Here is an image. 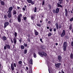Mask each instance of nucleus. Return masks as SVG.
Returning a JSON list of instances; mask_svg holds the SVG:
<instances>
[{"mask_svg": "<svg viewBox=\"0 0 73 73\" xmlns=\"http://www.w3.org/2000/svg\"><path fill=\"white\" fill-rule=\"evenodd\" d=\"M38 54L41 57H43V56H44V57H46L47 56V54L46 53L42 51L40 53L39 52Z\"/></svg>", "mask_w": 73, "mask_h": 73, "instance_id": "obj_1", "label": "nucleus"}, {"mask_svg": "<svg viewBox=\"0 0 73 73\" xmlns=\"http://www.w3.org/2000/svg\"><path fill=\"white\" fill-rule=\"evenodd\" d=\"M65 35V31L64 30H63V32L61 34V37H63Z\"/></svg>", "mask_w": 73, "mask_h": 73, "instance_id": "obj_9", "label": "nucleus"}, {"mask_svg": "<svg viewBox=\"0 0 73 73\" xmlns=\"http://www.w3.org/2000/svg\"><path fill=\"white\" fill-rule=\"evenodd\" d=\"M20 8V7L19 6H17V9H19Z\"/></svg>", "mask_w": 73, "mask_h": 73, "instance_id": "obj_55", "label": "nucleus"}, {"mask_svg": "<svg viewBox=\"0 0 73 73\" xmlns=\"http://www.w3.org/2000/svg\"><path fill=\"white\" fill-rule=\"evenodd\" d=\"M19 41L20 42V43L21 42V39H19Z\"/></svg>", "mask_w": 73, "mask_h": 73, "instance_id": "obj_56", "label": "nucleus"}, {"mask_svg": "<svg viewBox=\"0 0 73 73\" xmlns=\"http://www.w3.org/2000/svg\"><path fill=\"white\" fill-rule=\"evenodd\" d=\"M33 56H34V58H36V57H37V55H36V54L35 53H33Z\"/></svg>", "mask_w": 73, "mask_h": 73, "instance_id": "obj_31", "label": "nucleus"}, {"mask_svg": "<svg viewBox=\"0 0 73 73\" xmlns=\"http://www.w3.org/2000/svg\"><path fill=\"white\" fill-rule=\"evenodd\" d=\"M48 24H50V23H51V22H50V21H48Z\"/></svg>", "mask_w": 73, "mask_h": 73, "instance_id": "obj_60", "label": "nucleus"}, {"mask_svg": "<svg viewBox=\"0 0 73 73\" xmlns=\"http://www.w3.org/2000/svg\"><path fill=\"white\" fill-rule=\"evenodd\" d=\"M9 23L8 22H6L4 23V28H7V27L9 25Z\"/></svg>", "mask_w": 73, "mask_h": 73, "instance_id": "obj_8", "label": "nucleus"}, {"mask_svg": "<svg viewBox=\"0 0 73 73\" xmlns=\"http://www.w3.org/2000/svg\"><path fill=\"white\" fill-rule=\"evenodd\" d=\"M26 8H27V6L26 5H25L24 7H23L22 8L23 11H26Z\"/></svg>", "mask_w": 73, "mask_h": 73, "instance_id": "obj_15", "label": "nucleus"}, {"mask_svg": "<svg viewBox=\"0 0 73 73\" xmlns=\"http://www.w3.org/2000/svg\"><path fill=\"white\" fill-rule=\"evenodd\" d=\"M71 46L73 47V41H72L71 43Z\"/></svg>", "mask_w": 73, "mask_h": 73, "instance_id": "obj_48", "label": "nucleus"}, {"mask_svg": "<svg viewBox=\"0 0 73 73\" xmlns=\"http://www.w3.org/2000/svg\"><path fill=\"white\" fill-rule=\"evenodd\" d=\"M21 48L22 49H24V46L23 45H22L21 46Z\"/></svg>", "mask_w": 73, "mask_h": 73, "instance_id": "obj_36", "label": "nucleus"}, {"mask_svg": "<svg viewBox=\"0 0 73 73\" xmlns=\"http://www.w3.org/2000/svg\"><path fill=\"white\" fill-rule=\"evenodd\" d=\"M55 45H56L57 46V45H58V43H55Z\"/></svg>", "mask_w": 73, "mask_h": 73, "instance_id": "obj_61", "label": "nucleus"}, {"mask_svg": "<svg viewBox=\"0 0 73 73\" xmlns=\"http://www.w3.org/2000/svg\"><path fill=\"white\" fill-rule=\"evenodd\" d=\"M59 1H60V2H62L63 0H58Z\"/></svg>", "mask_w": 73, "mask_h": 73, "instance_id": "obj_57", "label": "nucleus"}, {"mask_svg": "<svg viewBox=\"0 0 73 73\" xmlns=\"http://www.w3.org/2000/svg\"><path fill=\"white\" fill-rule=\"evenodd\" d=\"M0 3L1 5H3V6H4L5 4V1H0Z\"/></svg>", "mask_w": 73, "mask_h": 73, "instance_id": "obj_12", "label": "nucleus"}, {"mask_svg": "<svg viewBox=\"0 0 73 73\" xmlns=\"http://www.w3.org/2000/svg\"><path fill=\"white\" fill-rule=\"evenodd\" d=\"M65 15L66 17H67L68 16V10L66 9H65Z\"/></svg>", "mask_w": 73, "mask_h": 73, "instance_id": "obj_13", "label": "nucleus"}, {"mask_svg": "<svg viewBox=\"0 0 73 73\" xmlns=\"http://www.w3.org/2000/svg\"><path fill=\"white\" fill-rule=\"evenodd\" d=\"M57 5L58 7H60V8H62V5L59 4L58 3H57Z\"/></svg>", "mask_w": 73, "mask_h": 73, "instance_id": "obj_21", "label": "nucleus"}, {"mask_svg": "<svg viewBox=\"0 0 73 73\" xmlns=\"http://www.w3.org/2000/svg\"><path fill=\"white\" fill-rule=\"evenodd\" d=\"M27 18L26 17H23V20H27Z\"/></svg>", "mask_w": 73, "mask_h": 73, "instance_id": "obj_43", "label": "nucleus"}, {"mask_svg": "<svg viewBox=\"0 0 73 73\" xmlns=\"http://www.w3.org/2000/svg\"><path fill=\"white\" fill-rule=\"evenodd\" d=\"M31 3L32 5H34V4H35V1H32V2Z\"/></svg>", "mask_w": 73, "mask_h": 73, "instance_id": "obj_42", "label": "nucleus"}, {"mask_svg": "<svg viewBox=\"0 0 73 73\" xmlns=\"http://www.w3.org/2000/svg\"><path fill=\"white\" fill-rule=\"evenodd\" d=\"M52 12L53 13H55V10H53L52 11Z\"/></svg>", "mask_w": 73, "mask_h": 73, "instance_id": "obj_58", "label": "nucleus"}, {"mask_svg": "<svg viewBox=\"0 0 73 73\" xmlns=\"http://www.w3.org/2000/svg\"><path fill=\"white\" fill-rule=\"evenodd\" d=\"M19 64H21L23 63V62L21 61H20L18 62Z\"/></svg>", "mask_w": 73, "mask_h": 73, "instance_id": "obj_33", "label": "nucleus"}, {"mask_svg": "<svg viewBox=\"0 0 73 73\" xmlns=\"http://www.w3.org/2000/svg\"><path fill=\"white\" fill-rule=\"evenodd\" d=\"M2 39L3 41H5L7 40V37L5 36H3Z\"/></svg>", "mask_w": 73, "mask_h": 73, "instance_id": "obj_16", "label": "nucleus"}, {"mask_svg": "<svg viewBox=\"0 0 73 73\" xmlns=\"http://www.w3.org/2000/svg\"><path fill=\"white\" fill-rule=\"evenodd\" d=\"M11 41L12 43H13V40H12V38H11Z\"/></svg>", "mask_w": 73, "mask_h": 73, "instance_id": "obj_54", "label": "nucleus"}, {"mask_svg": "<svg viewBox=\"0 0 73 73\" xmlns=\"http://www.w3.org/2000/svg\"><path fill=\"white\" fill-rule=\"evenodd\" d=\"M22 17V14H20L17 17V20L18 22L19 23H21V17Z\"/></svg>", "mask_w": 73, "mask_h": 73, "instance_id": "obj_6", "label": "nucleus"}, {"mask_svg": "<svg viewBox=\"0 0 73 73\" xmlns=\"http://www.w3.org/2000/svg\"><path fill=\"white\" fill-rule=\"evenodd\" d=\"M13 41L14 42V44L15 45L16 44V42H17V40L16 38H15L13 39Z\"/></svg>", "mask_w": 73, "mask_h": 73, "instance_id": "obj_19", "label": "nucleus"}, {"mask_svg": "<svg viewBox=\"0 0 73 73\" xmlns=\"http://www.w3.org/2000/svg\"><path fill=\"white\" fill-rule=\"evenodd\" d=\"M59 8H57L55 10L56 13H58L59 12Z\"/></svg>", "mask_w": 73, "mask_h": 73, "instance_id": "obj_18", "label": "nucleus"}, {"mask_svg": "<svg viewBox=\"0 0 73 73\" xmlns=\"http://www.w3.org/2000/svg\"><path fill=\"white\" fill-rule=\"evenodd\" d=\"M4 18L5 19H7V15H5L4 16Z\"/></svg>", "mask_w": 73, "mask_h": 73, "instance_id": "obj_49", "label": "nucleus"}, {"mask_svg": "<svg viewBox=\"0 0 73 73\" xmlns=\"http://www.w3.org/2000/svg\"><path fill=\"white\" fill-rule=\"evenodd\" d=\"M52 34L51 33H49L48 34V37H49V36H52Z\"/></svg>", "mask_w": 73, "mask_h": 73, "instance_id": "obj_34", "label": "nucleus"}, {"mask_svg": "<svg viewBox=\"0 0 73 73\" xmlns=\"http://www.w3.org/2000/svg\"><path fill=\"white\" fill-rule=\"evenodd\" d=\"M30 36H31V35L29 34H28V35H27V37H30Z\"/></svg>", "mask_w": 73, "mask_h": 73, "instance_id": "obj_59", "label": "nucleus"}, {"mask_svg": "<svg viewBox=\"0 0 73 73\" xmlns=\"http://www.w3.org/2000/svg\"><path fill=\"white\" fill-rule=\"evenodd\" d=\"M40 41L41 42H43V41L42 40V38H41L40 39Z\"/></svg>", "mask_w": 73, "mask_h": 73, "instance_id": "obj_52", "label": "nucleus"}, {"mask_svg": "<svg viewBox=\"0 0 73 73\" xmlns=\"http://www.w3.org/2000/svg\"><path fill=\"white\" fill-rule=\"evenodd\" d=\"M31 19L32 20H35V17H34V16L33 15H32L31 16Z\"/></svg>", "mask_w": 73, "mask_h": 73, "instance_id": "obj_24", "label": "nucleus"}, {"mask_svg": "<svg viewBox=\"0 0 73 73\" xmlns=\"http://www.w3.org/2000/svg\"><path fill=\"white\" fill-rule=\"evenodd\" d=\"M70 21H73V17L70 19Z\"/></svg>", "mask_w": 73, "mask_h": 73, "instance_id": "obj_41", "label": "nucleus"}, {"mask_svg": "<svg viewBox=\"0 0 73 73\" xmlns=\"http://www.w3.org/2000/svg\"><path fill=\"white\" fill-rule=\"evenodd\" d=\"M13 15H16V14H17V11L16 10H14L13 12Z\"/></svg>", "mask_w": 73, "mask_h": 73, "instance_id": "obj_14", "label": "nucleus"}, {"mask_svg": "<svg viewBox=\"0 0 73 73\" xmlns=\"http://www.w3.org/2000/svg\"><path fill=\"white\" fill-rule=\"evenodd\" d=\"M56 28H54V30L53 31H54V32H56Z\"/></svg>", "mask_w": 73, "mask_h": 73, "instance_id": "obj_45", "label": "nucleus"}, {"mask_svg": "<svg viewBox=\"0 0 73 73\" xmlns=\"http://www.w3.org/2000/svg\"><path fill=\"white\" fill-rule=\"evenodd\" d=\"M29 62L30 64L32 65L33 64V60H32V59H30Z\"/></svg>", "mask_w": 73, "mask_h": 73, "instance_id": "obj_22", "label": "nucleus"}, {"mask_svg": "<svg viewBox=\"0 0 73 73\" xmlns=\"http://www.w3.org/2000/svg\"><path fill=\"white\" fill-rule=\"evenodd\" d=\"M34 12H37V7H36L35 8Z\"/></svg>", "mask_w": 73, "mask_h": 73, "instance_id": "obj_30", "label": "nucleus"}, {"mask_svg": "<svg viewBox=\"0 0 73 73\" xmlns=\"http://www.w3.org/2000/svg\"><path fill=\"white\" fill-rule=\"evenodd\" d=\"M7 47L8 49H11V47L9 45L6 44L5 46H4V50L7 49Z\"/></svg>", "mask_w": 73, "mask_h": 73, "instance_id": "obj_7", "label": "nucleus"}, {"mask_svg": "<svg viewBox=\"0 0 73 73\" xmlns=\"http://www.w3.org/2000/svg\"><path fill=\"white\" fill-rule=\"evenodd\" d=\"M48 7L49 8V9H51V5L49 4L48 5Z\"/></svg>", "mask_w": 73, "mask_h": 73, "instance_id": "obj_35", "label": "nucleus"}, {"mask_svg": "<svg viewBox=\"0 0 73 73\" xmlns=\"http://www.w3.org/2000/svg\"><path fill=\"white\" fill-rule=\"evenodd\" d=\"M26 71H28V70L29 69V68H28V66H27L26 67Z\"/></svg>", "mask_w": 73, "mask_h": 73, "instance_id": "obj_40", "label": "nucleus"}, {"mask_svg": "<svg viewBox=\"0 0 73 73\" xmlns=\"http://www.w3.org/2000/svg\"><path fill=\"white\" fill-rule=\"evenodd\" d=\"M17 33L16 32H15V34H14V36L15 37H17Z\"/></svg>", "mask_w": 73, "mask_h": 73, "instance_id": "obj_37", "label": "nucleus"}, {"mask_svg": "<svg viewBox=\"0 0 73 73\" xmlns=\"http://www.w3.org/2000/svg\"><path fill=\"white\" fill-rule=\"evenodd\" d=\"M61 72L62 73H65V72H64V70L62 69L61 70Z\"/></svg>", "mask_w": 73, "mask_h": 73, "instance_id": "obj_53", "label": "nucleus"}, {"mask_svg": "<svg viewBox=\"0 0 73 73\" xmlns=\"http://www.w3.org/2000/svg\"><path fill=\"white\" fill-rule=\"evenodd\" d=\"M11 13L10 12H8V15L7 16L9 18H11L12 16Z\"/></svg>", "mask_w": 73, "mask_h": 73, "instance_id": "obj_11", "label": "nucleus"}, {"mask_svg": "<svg viewBox=\"0 0 73 73\" xmlns=\"http://www.w3.org/2000/svg\"><path fill=\"white\" fill-rule=\"evenodd\" d=\"M27 39L28 42H31L30 41V39H29V37L28 38H27Z\"/></svg>", "mask_w": 73, "mask_h": 73, "instance_id": "obj_32", "label": "nucleus"}, {"mask_svg": "<svg viewBox=\"0 0 73 73\" xmlns=\"http://www.w3.org/2000/svg\"><path fill=\"white\" fill-rule=\"evenodd\" d=\"M11 67H14V65L13 63H12L11 64Z\"/></svg>", "mask_w": 73, "mask_h": 73, "instance_id": "obj_50", "label": "nucleus"}, {"mask_svg": "<svg viewBox=\"0 0 73 73\" xmlns=\"http://www.w3.org/2000/svg\"><path fill=\"white\" fill-rule=\"evenodd\" d=\"M34 32L35 35L36 36H37V35H38V33L37 32V31H36V30H35Z\"/></svg>", "mask_w": 73, "mask_h": 73, "instance_id": "obj_20", "label": "nucleus"}, {"mask_svg": "<svg viewBox=\"0 0 73 73\" xmlns=\"http://www.w3.org/2000/svg\"><path fill=\"white\" fill-rule=\"evenodd\" d=\"M66 2H67V3L69 2V0H66Z\"/></svg>", "mask_w": 73, "mask_h": 73, "instance_id": "obj_62", "label": "nucleus"}, {"mask_svg": "<svg viewBox=\"0 0 73 73\" xmlns=\"http://www.w3.org/2000/svg\"><path fill=\"white\" fill-rule=\"evenodd\" d=\"M29 69L30 71V72H31V73H32V68L30 67L29 68Z\"/></svg>", "mask_w": 73, "mask_h": 73, "instance_id": "obj_29", "label": "nucleus"}, {"mask_svg": "<svg viewBox=\"0 0 73 73\" xmlns=\"http://www.w3.org/2000/svg\"><path fill=\"white\" fill-rule=\"evenodd\" d=\"M40 48L43 50H44V49H45V48L44 47V45H41L40 46Z\"/></svg>", "mask_w": 73, "mask_h": 73, "instance_id": "obj_17", "label": "nucleus"}, {"mask_svg": "<svg viewBox=\"0 0 73 73\" xmlns=\"http://www.w3.org/2000/svg\"><path fill=\"white\" fill-rule=\"evenodd\" d=\"M27 52H28V50H27V49H25L24 51V54H27Z\"/></svg>", "mask_w": 73, "mask_h": 73, "instance_id": "obj_25", "label": "nucleus"}, {"mask_svg": "<svg viewBox=\"0 0 73 73\" xmlns=\"http://www.w3.org/2000/svg\"><path fill=\"white\" fill-rule=\"evenodd\" d=\"M45 5V1H44V0L42 1V6H43V5Z\"/></svg>", "mask_w": 73, "mask_h": 73, "instance_id": "obj_38", "label": "nucleus"}, {"mask_svg": "<svg viewBox=\"0 0 73 73\" xmlns=\"http://www.w3.org/2000/svg\"><path fill=\"white\" fill-rule=\"evenodd\" d=\"M37 27H41V24L40 23H38L36 24Z\"/></svg>", "mask_w": 73, "mask_h": 73, "instance_id": "obj_27", "label": "nucleus"}, {"mask_svg": "<svg viewBox=\"0 0 73 73\" xmlns=\"http://www.w3.org/2000/svg\"><path fill=\"white\" fill-rule=\"evenodd\" d=\"M12 9H13V7H10L9 8V11L7 12V13L8 12H11V11H12Z\"/></svg>", "mask_w": 73, "mask_h": 73, "instance_id": "obj_10", "label": "nucleus"}, {"mask_svg": "<svg viewBox=\"0 0 73 73\" xmlns=\"http://www.w3.org/2000/svg\"><path fill=\"white\" fill-rule=\"evenodd\" d=\"M55 26L56 29H58V30L59 29H60V28H61L62 27V25H58V23H56L55 24Z\"/></svg>", "mask_w": 73, "mask_h": 73, "instance_id": "obj_3", "label": "nucleus"}, {"mask_svg": "<svg viewBox=\"0 0 73 73\" xmlns=\"http://www.w3.org/2000/svg\"><path fill=\"white\" fill-rule=\"evenodd\" d=\"M66 47H67V42L65 41L63 43V50L64 51L66 50Z\"/></svg>", "mask_w": 73, "mask_h": 73, "instance_id": "obj_2", "label": "nucleus"}, {"mask_svg": "<svg viewBox=\"0 0 73 73\" xmlns=\"http://www.w3.org/2000/svg\"><path fill=\"white\" fill-rule=\"evenodd\" d=\"M14 67H15V68H16V63H14Z\"/></svg>", "mask_w": 73, "mask_h": 73, "instance_id": "obj_51", "label": "nucleus"}, {"mask_svg": "<svg viewBox=\"0 0 73 73\" xmlns=\"http://www.w3.org/2000/svg\"><path fill=\"white\" fill-rule=\"evenodd\" d=\"M61 64V63L55 64V66L57 69H60V68Z\"/></svg>", "mask_w": 73, "mask_h": 73, "instance_id": "obj_4", "label": "nucleus"}, {"mask_svg": "<svg viewBox=\"0 0 73 73\" xmlns=\"http://www.w3.org/2000/svg\"><path fill=\"white\" fill-rule=\"evenodd\" d=\"M52 28L50 27V32H52Z\"/></svg>", "mask_w": 73, "mask_h": 73, "instance_id": "obj_47", "label": "nucleus"}, {"mask_svg": "<svg viewBox=\"0 0 73 73\" xmlns=\"http://www.w3.org/2000/svg\"><path fill=\"white\" fill-rule=\"evenodd\" d=\"M57 61L59 62H62V56L61 55L58 56Z\"/></svg>", "mask_w": 73, "mask_h": 73, "instance_id": "obj_5", "label": "nucleus"}, {"mask_svg": "<svg viewBox=\"0 0 73 73\" xmlns=\"http://www.w3.org/2000/svg\"><path fill=\"white\" fill-rule=\"evenodd\" d=\"M11 68L12 70H14V69L15 68V67H11Z\"/></svg>", "mask_w": 73, "mask_h": 73, "instance_id": "obj_44", "label": "nucleus"}, {"mask_svg": "<svg viewBox=\"0 0 73 73\" xmlns=\"http://www.w3.org/2000/svg\"><path fill=\"white\" fill-rule=\"evenodd\" d=\"M70 58L72 60L73 59V54L72 53H71L70 55Z\"/></svg>", "mask_w": 73, "mask_h": 73, "instance_id": "obj_23", "label": "nucleus"}, {"mask_svg": "<svg viewBox=\"0 0 73 73\" xmlns=\"http://www.w3.org/2000/svg\"><path fill=\"white\" fill-rule=\"evenodd\" d=\"M69 29L70 30H72V25H70V27H69Z\"/></svg>", "mask_w": 73, "mask_h": 73, "instance_id": "obj_39", "label": "nucleus"}, {"mask_svg": "<svg viewBox=\"0 0 73 73\" xmlns=\"http://www.w3.org/2000/svg\"><path fill=\"white\" fill-rule=\"evenodd\" d=\"M47 29H49V27H47Z\"/></svg>", "mask_w": 73, "mask_h": 73, "instance_id": "obj_63", "label": "nucleus"}, {"mask_svg": "<svg viewBox=\"0 0 73 73\" xmlns=\"http://www.w3.org/2000/svg\"><path fill=\"white\" fill-rule=\"evenodd\" d=\"M65 38L66 39H69V36H68V35H66L65 36Z\"/></svg>", "mask_w": 73, "mask_h": 73, "instance_id": "obj_28", "label": "nucleus"}, {"mask_svg": "<svg viewBox=\"0 0 73 73\" xmlns=\"http://www.w3.org/2000/svg\"><path fill=\"white\" fill-rule=\"evenodd\" d=\"M24 46H25V47H27V44H25V43H24Z\"/></svg>", "mask_w": 73, "mask_h": 73, "instance_id": "obj_46", "label": "nucleus"}, {"mask_svg": "<svg viewBox=\"0 0 73 73\" xmlns=\"http://www.w3.org/2000/svg\"><path fill=\"white\" fill-rule=\"evenodd\" d=\"M73 12L72 11H71V13H72V14H73Z\"/></svg>", "mask_w": 73, "mask_h": 73, "instance_id": "obj_64", "label": "nucleus"}, {"mask_svg": "<svg viewBox=\"0 0 73 73\" xmlns=\"http://www.w3.org/2000/svg\"><path fill=\"white\" fill-rule=\"evenodd\" d=\"M27 1L29 3H31L32 2V0H27Z\"/></svg>", "mask_w": 73, "mask_h": 73, "instance_id": "obj_26", "label": "nucleus"}]
</instances>
